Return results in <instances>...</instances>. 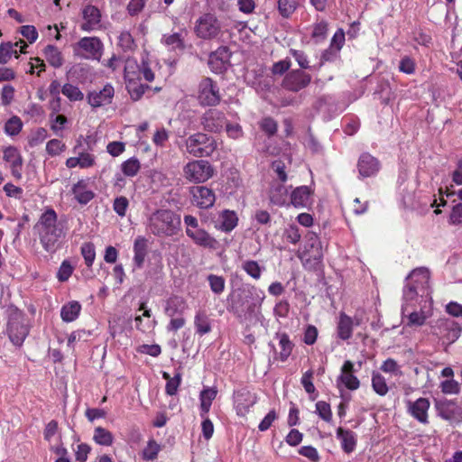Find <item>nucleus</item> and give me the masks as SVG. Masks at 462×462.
Listing matches in <instances>:
<instances>
[{
  "label": "nucleus",
  "mask_w": 462,
  "mask_h": 462,
  "mask_svg": "<svg viewBox=\"0 0 462 462\" xmlns=\"http://www.w3.org/2000/svg\"><path fill=\"white\" fill-rule=\"evenodd\" d=\"M337 438L340 440L343 450L349 454L356 448V434L350 430L339 427L337 430Z\"/></svg>",
  "instance_id": "7c9ffc66"
},
{
  "label": "nucleus",
  "mask_w": 462,
  "mask_h": 462,
  "mask_svg": "<svg viewBox=\"0 0 462 462\" xmlns=\"http://www.w3.org/2000/svg\"><path fill=\"white\" fill-rule=\"evenodd\" d=\"M81 310V305L77 300L69 301L62 306L60 317L64 322H72L78 319Z\"/></svg>",
  "instance_id": "c9c22d12"
},
{
  "label": "nucleus",
  "mask_w": 462,
  "mask_h": 462,
  "mask_svg": "<svg viewBox=\"0 0 462 462\" xmlns=\"http://www.w3.org/2000/svg\"><path fill=\"white\" fill-rule=\"evenodd\" d=\"M93 439L98 445L109 447L114 442V436L108 430L97 427L94 430Z\"/></svg>",
  "instance_id": "ea45409f"
},
{
  "label": "nucleus",
  "mask_w": 462,
  "mask_h": 462,
  "mask_svg": "<svg viewBox=\"0 0 462 462\" xmlns=\"http://www.w3.org/2000/svg\"><path fill=\"white\" fill-rule=\"evenodd\" d=\"M211 291L216 294H221L225 290V279L222 276L209 274L208 277Z\"/></svg>",
  "instance_id": "680f3d73"
},
{
  "label": "nucleus",
  "mask_w": 462,
  "mask_h": 462,
  "mask_svg": "<svg viewBox=\"0 0 462 462\" xmlns=\"http://www.w3.org/2000/svg\"><path fill=\"white\" fill-rule=\"evenodd\" d=\"M160 449V446L155 440H149L147 446L143 450V458L148 461L154 460L157 457Z\"/></svg>",
  "instance_id": "bf43d9fd"
},
{
  "label": "nucleus",
  "mask_w": 462,
  "mask_h": 462,
  "mask_svg": "<svg viewBox=\"0 0 462 462\" xmlns=\"http://www.w3.org/2000/svg\"><path fill=\"white\" fill-rule=\"evenodd\" d=\"M81 254L88 267H91L96 258L95 245L91 242L84 243L80 247Z\"/></svg>",
  "instance_id": "603ef678"
},
{
  "label": "nucleus",
  "mask_w": 462,
  "mask_h": 462,
  "mask_svg": "<svg viewBox=\"0 0 462 462\" xmlns=\"http://www.w3.org/2000/svg\"><path fill=\"white\" fill-rule=\"evenodd\" d=\"M362 319L358 316L351 318L345 312H340L337 321L336 333L337 337L346 341L352 337L355 326L361 324Z\"/></svg>",
  "instance_id": "2eb2a0df"
},
{
  "label": "nucleus",
  "mask_w": 462,
  "mask_h": 462,
  "mask_svg": "<svg viewBox=\"0 0 462 462\" xmlns=\"http://www.w3.org/2000/svg\"><path fill=\"white\" fill-rule=\"evenodd\" d=\"M61 92L70 101H80L84 98L82 91L78 87L69 83L62 87Z\"/></svg>",
  "instance_id": "5fc2aeb1"
},
{
  "label": "nucleus",
  "mask_w": 462,
  "mask_h": 462,
  "mask_svg": "<svg viewBox=\"0 0 462 462\" xmlns=\"http://www.w3.org/2000/svg\"><path fill=\"white\" fill-rule=\"evenodd\" d=\"M221 24L214 14L207 13L200 15L196 21L194 32L203 40H211L219 34Z\"/></svg>",
  "instance_id": "6e6552de"
},
{
  "label": "nucleus",
  "mask_w": 462,
  "mask_h": 462,
  "mask_svg": "<svg viewBox=\"0 0 462 462\" xmlns=\"http://www.w3.org/2000/svg\"><path fill=\"white\" fill-rule=\"evenodd\" d=\"M217 394V390L214 387H206L200 392V417L208 415L210 411L212 402L216 399Z\"/></svg>",
  "instance_id": "473e14b6"
},
{
  "label": "nucleus",
  "mask_w": 462,
  "mask_h": 462,
  "mask_svg": "<svg viewBox=\"0 0 462 462\" xmlns=\"http://www.w3.org/2000/svg\"><path fill=\"white\" fill-rule=\"evenodd\" d=\"M214 175V168L204 160H193L183 167V176L189 182L203 183Z\"/></svg>",
  "instance_id": "0eeeda50"
},
{
  "label": "nucleus",
  "mask_w": 462,
  "mask_h": 462,
  "mask_svg": "<svg viewBox=\"0 0 462 462\" xmlns=\"http://www.w3.org/2000/svg\"><path fill=\"white\" fill-rule=\"evenodd\" d=\"M354 364L350 360L344 362L340 374L336 380V386L338 389L342 399L346 400L345 390L356 391L360 387V381L355 375Z\"/></svg>",
  "instance_id": "1a4fd4ad"
},
{
  "label": "nucleus",
  "mask_w": 462,
  "mask_h": 462,
  "mask_svg": "<svg viewBox=\"0 0 462 462\" xmlns=\"http://www.w3.org/2000/svg\"><path fill=\"white\" fill-rule=\"evenodd\" d=\"M312 190L308 186H300L294 189L290 197V206L297 208H306L310 201Z\"/></svg>",
  "instance_id": "bb28decb"
},
{
  "label": "nucleus",
  "mask_w": 462,
  "mask_h": 462,
  "mask_svg": "<svg viewBox=\"0 0 462 462\" xmlns=\"http://www.w3.org/2000/svg\"><path fill=\"white\" fill-rule=\"evenodd\" d=\"M226 119L223 112L217 109L208 110L201 117V124L205 130L220 132L226 125Z\"/></svg>",
  "instance_id": "412c9836"
},
{
  "label": "nucleus",
  "mask_w": 462,
  "mask_h": 462,
  "mask_svg": "<svg viewBox=\"0 0 462 462\" xmlns=\"http://www.w3.org/2000/svg\"><path fill=\"white\" fill-rule=\"evenodd\" d=\"M290 54L293 57L301 69H319V66H310L308 55L301 50L290 49Z\"/></svg>",
  "instance_id": "37998d69"
},
{
  "label": "nucleus",
  "mask_w": 462,
  "mask_h": 462,
  "mask_svg": "<svg viewBox=\"0 0 462 462\" xmlns=\"http://www.w3.org/2000/svg\"><path fill=\"white\" fill-rule=\"evenodd\" d=\"M199 101L203 106H216L220 101L219 88L209 78L203 79L199 85Z\"/></svg>",
  "instance_id": "9b49d317"
},
{
  "label": "nucleus",
  "mask_w": 462,
  "mask_h": 462,
  "mask_svg": "<svg viewBox=\"0 0 462 462\" xmlns=\"http://www.w3.org/2000/svg\"><path fill=\"white\" fill-rule=\"evenodd\" d=\"M72 192L77 201L82 205L88 204L95 196L94 192L88 188L85 180L78 181L73 186Z\"/></svg>",
  "instance_id": "72a5a7b5"
},
{
  "label": "nucleus",
  "mask_w": 462,
  "mask_h": 462,
  "mask_svg": "<svg viewBox=\"0 0 462 462\" xmlns=\"http://www.w3.org/2000/svg\"><path fill=\"white\" fill-rule=\"evenodd\" d=\"M227 59V50L219 48L209 56L208 64L215 72H221L226 68Z\"/></svg>",
  "instance_id": "f704fd0d"
},
{
  "label": "nucleus",
  "mask_w": 462,
  "mask_h": 462,
  "mask_svg": "<svg viewBox=\"0 0 462 462\" xmlns=\"http://www.w3.org/2000/svg\"><path fill=\"white\" fill-rule=\"evenodd\" d=\"M77 48L86 59L99 60L103 43L97 37H83L77 43Z\"/></svg>",
  "instance_id": "f3484780"
},
{
  "label": "nucleus",
  "mask_w": 462,
  "mask_h": 462,
  "mask_svg": "<svg viewBox=\"0 0 462 462\" xmlns=\"http://www.w3.org/2000/svg\"><path fill=\"white\" fill-rule=\"evenodd\" d=\"M118 46L124 51H132L136 48L134 37L128 31H122L118 36Z\"/></svg>",
  "instance_id": "09e8293b"
},
{
  "label": "nucleus",
  "mask_w": 462,
  "mask_h": 462,
  "mask_svg": "<svg viewBox=\"0 0 462 462\" xmlns=\"http://www.w3.org/2000/svg\"><path fill=\"white\" fill-rule=\"evenodd\" d=\"M434 334L446 339L448 343H453L460 336V328L453 319H439L434 327Z\"/></svg>",
  "instance_id": "dca6fc26"
},
{
  "label": "nucleus",
  "mask_w": 462,
  "mask_h": 462,
  "mask_svg": "<svg viewBox=\"0 0 462 462\" xmlns=\"http://www.w3.org/2000/svg\"><path fill=\"white\" fill-rule=\"evenodd\" d=\"M408 413L421 424L429 423L428 411L430 407L429 399L420 397L416 401H407Z\"/></svg>",
  "instance_id": "aec40b11"
},
{
  "label": "nucleus",
  "mask_w": 462,
  "mask_h": 462,
  "mask_svg": "<svg viewBox=\"0 0 462 462\" xmlns=\"http://www.w3.org/2000/svg\"><path fill=\"white\" fill-rule=\"evenodd\" d=\"M270 202L278 207H290L289 189L282 182L274 180L268 191Z\"/></svg>",
  "instance_id": "5701e85b"
},
{
  "label": "nucleus",
  "mask_w": 462,
  "mask_h": 462,
  "mask_svg": "<svg viewBox=\"0 0 462 462\" xmlns=\"http://www.w3.org/2000/svg\"><path fill=\"white\" fill-rule=\"evenodd\" d=\"M33 228L47 253L54 254L61 247L66 233L58 223V216L54 209H46Z\"/></svg>",
  "instance_id": "f257e3e1"
},
{
  "label": "nucleus",
  "mask_w": 462,
  "mask_h": 462,
  "mask_svg": "<svg viewBox=\"0 0 462 462\" xmlns=\"http://www.w3.org/2000/svg\"><path fill=\"white\" fill-rule=\"evenodd\" d=\"M140 66L134 59H126L124 67L125 80L138 79Z\"/></svg>",
  "instance_id": "c03bdc74"
},
{
  "label": "nucleus",
  "mask_w": 462,
  "mask_h": 462,
  "mask_svg": "<svg viewBox=\"0 0 462 462\" xmlns=\"http://www.w3.org/2000/svg\"><path fill=\"white\" fill-rule=\"evenodd\" d=\"M265 298L264 292L255 286L243 288L238 294L236 303L245 315L255 314Z\"/></svg>",
  "instance_id": "39448f33"
},
{
  "label": "nucleus",
  "mask_w": 462,
  "mask_h": 462,
  "mask_svg": "<svg viewBox=\"0 0 462 462\" xmlns=\"http://www.w3.org/2000/svg\"><path fill=\"white\" fill-rule=\"evenodd\" d=\"M448 222L451 225H462V203L453 206L449 214Z\"/></svg>",
  "instance_id": "774afa93"
},
{
  "label": "nucleus",
  "mask_w": 462,
  "mask_h": 462,
  "mask_svg": "<svg viewBox=\"0 0 462 462\" xmlns=\"http://www.w3.org/2000/svg\"><path fill=\"white\" fill-rule=\"evenodd\" d=\"M114 96L115 88L110 83H107L102 89L89 92L87 100L92 108H98L111 104Z\"/></svg>",
  "instance_id": "a211bd4d"
},
{
  "label": "nucleus",
  "mask_w": 462,
  "mask_h": 462,
  "mask_svg": "<svg viewBox=\"0 0 462 462\" xmlns=\"http://www.w3.org/2000/svg\"><path fill=\"white\" fill-rule=\"evenodd\" d=\"M18 46H20V52L24 53L27 44L23 41L17 42L14 44L11 42L1 43L0 64H6L13 55L18 58L19 56L16 50Z\"/></svg>",
  "instance_id": "cd10ccee"
},
{
  "label": "nucleus",
  "mask_w": 462,
  "mask_h": 462,
  "mask_svg": "<svg viewBox=\"0 0 462 462\" xmlns=\"http://www.w3.org/2000/svg\"><path fill=\"white\" fill-rule=\"evenodd\" d=\"M186 30L177 32L164 33L161 38V43L169 51L173 52H181L185 50Z\"/></svg>",
  "instance_id": "b1692460"
},
{
  "label": "nucleus",
  "mask_w": 462,
  "mask_h": 462,
  "mask_svg": "<svg viewBox=\"0 0 462 462\" xmlns=\"http://www.w3.org/2000/svg\"><path fill=\"white\" fill-rule=\"evenodd\" d=\"M129 207V200L126 197L120 196L115 199L113 203L114 211L121 217L126 215Z\"/></svg>",
  "instance_id": "e2e57ef3"
},
{
  "label": "nucleus",
  "mask_w": 462,
  "mask_h": 462,
  "mask_svg": "<svg viewBox=\"0 0 462 462\" xmlns=\"http://www.w3.org/2000/svg\"><path fill=\"white\" fill-rule=\"evenodd\" d=\"M238 224L237 214L229 209H224L218 213L215 227L225 233H230Z\"/></svg>",
  "instance_id": "393cba45"
},
{
  "label": "nucleus",
  "mask_w": 462,
  "mask_h": 462,
  "mask_svg": "<svg viewBox=\"0 0 462 462\" xmlns=\"http://www.w3.org/2000/svg\"><path fill=\"white\" fill-rule=\"evenodd\" d=\"M418 296L421 297V291L417 287L407 283L403 289V300L405 301L403 306L409 307V304L415 300Z\"/></svg>",
  "instance_id": "0e129e2a"
},
{
  "label": "nucleus",
  "mask_w": 462,
  "mask_h": 462,
  "mask_svg": "<svg viewBox=\"0 0 462 462\" xmlns=\"http://www.w3.org/2000/svg\"><path fill=\"white\" fill-rule=\"evenodd\" d=\"M140 169V162L135 157H132L121 164V171L126 177L135 176Z\"/></svg>",
  "instance_id": "a18cd8bd"
},
{
  "label": "nucleus",
  "mask_w": 462,
  "mask_h": 462,
  "mask_svg": "<svg viewBox=\"0 0 462 462\" xmlns=\"http://www.w3.org/2000/svg\"><path fill=\"white\" fill-rule=\"evenodd\" d=\"M380 162L368 152L360 155L357 162V170L360 178L373 177L380 171Z\"/></svg>",
  "instance_id": "4be33fe9"
},
{
  "label": "nucleus",
  "mask_w": 462,
  "mask_h": 462,
  "mask_svg": "<svg viewBox=\"0 0 462 462\" xmlns=\"http://www.w3.org/2000/svg\"><path fill=\"white\" fill-rule=\"evenodd\" d=\"M162 377L167 381L165 386V392L168 395L176 394L178 388L181 382L180 374H175L173 377H171L170 374L166 372L162 373Z\"/></svg>",
  "instance_id": "49530a36"
},
{
  "label": "nucleus",
  "mask_w": 462,
  "mask_h": 462,
  "mask_svg": "<svg viewBox=\"0 0 462 462\" xmlns=\"http://www.w3.org/2000/svg\"><path fill=\"white\" fill-rule=\"evenodd\" d=\"M186 151L194 157H208L217 149V142L203 133L189 135L185 141Z\"/></svg>",
  "instance_id": "20e7f679"
},
{
  "label": "nucleus",
  "mask_w": 462,
  "mask_h": 462,
  "mask_svg": "<svg viewBox=\"0 0 462 462\" xmlns=\"http://www.w3.org/2000/svg\"><path fill=\"white\" fill-rule=\"evenodd\" d=\"M191 202L201 209H208L214 206L216 194L213 189L207 186H193L189 189Z\"/></svg>",
  "instance_id": "4468645a"
},
{
  "label": "nucleus",
  "mask_w": 462,
  "mask_h": 462,
  "mask_svg": "<svg viewBox=\"0 0 462 462\" xmlns=\"http://www.w3.org/2000/svg\"><path fill=\"white\" fill-rule=\"evenodd\" d=\"M344 42L345 32L342 29H339L334 33L329 48L322 53L321 61L319 64V68H320L325 61L332 60L344 45Z\"/></svg>",
  "instance_id": "a878e982"
},
{
  "label": "nucleus",
  "mask_w": 462,
  "mask_h": 462,
  "mask_svg": "<svg viewBox=\"0 0 462 462\" xmlns=\"http://www.w3.org/2000/svg\"><path fill=\"white\" fill-rule=\"evenodd\" d=\"M277 337L279 338V346L281 347L279 358L281 361L284 362L291 354L293 344L290 340L289 336L285 333L278 334Z\"/></svg>",
  "instance_id": "79ce46f5"
},
{
  "label": "nucleus",
  "mask_w": 462,
  "mask_h": 462,
  "mask_svg": "<svg viewBox=\"0 0 462 462\" xmlns=\"http://www.w3.org/2000/svg\"><path fill=\"white\" fill-rule=\"evenodd\" d=\"M125 86L131 99L134 101L141 99L145 91L149 88L147 85L140 83L137 79L125 81Z\"/></svg>",
  "instance_id": "4c0bfd02"
},
{
  "label": "nucleus",
  "mask_w": 462,
  "mask_h": 462,
  "mask_svg": "<svg viewBox=\"0 0 462 462\" xmlns=\"http://www.w3.org/2000/svg\"><path fill=\"white\" fill-rule=\"evenodd\" d=\"M372 387L380 396H385L389 392L386 379L378 372H374L372 374Z\"/></svg>",
  "instance_id": "a19ab883"
},
{
  "label": "nucleus",
  "mask_w": 462,
  "mask_h": 462,
  "mask_svg": "<svg viewBox=\"0 0 462 462\" xmlns=\"http://www.w3.org/2000/svg\"><path fill=\"white\" fill-rule=\"evenodd\" d=\"M245 80L247 84L254 88L255 91L260 95L265 94L272 85L271 79L268 77L263 75V73L255 74L254 79H251V73L248 72L245 76Z\"/></svg>",
  "instance_id": "2f4dec72"
},
{
  "label": "nucleus",
  "mask_w": 462,
  "mask_h": 462,
  "mask_svg": "<svg viewBox=\"0 0 462 462\" xmlns=\"http://www.w3.org/2000/svg\"><path fill=\"white\" fill-rule=\"evenodd\" d=\"M430 278L429 269L420 267L411 272L407 277V283L417 287L421 291V297H428L430 295Z\"/></svg>",
  "instance_id": "6ab92c4d"
},
{
  "label": "nucleus",
  "mask_w": 462,
  "mask_h": 462,
  "mask_svg": "<svg viewBox=\"0 0 462 462\" xmlns=\"http://www.w3.org/2000/svg\"><path fill=\"white\" fill-rule=\"evenodd\" d=\"M242 269L253 279L259 280L264 268L261 267L256 261L246 260L242 263Z\"/></svg>",
  "instance_id": "de8ad7c7"
},
{
  "label": "nucleus",
  "mask_w": 462,
  "mask_h": 462,
  "mask_svg": "<svg viewBox=\"0 0 462 462\" xmlns=\"http://www.w3.org/2000/svg\"><path fill=\"white\" fill-rule=\"evenodd\" d=\"M185 233L187 236L197 245L215 250L218 247V241L208 231L202 228L196 217L191 215L184 216Z\"/></svg>",
  "instance_id": "7ed1b4c3"
},
{
  "label": "nucleus",
  "mask_w": 462,
  "mask_h": 462,
  "mask_svg": "<svg viewBox=\"0 0 462 462\" xmlns=\"http://www.w3.org/2000/svg\"><path fill=\"white\" fill-rule=\"evenodd\" d=\"M73 271L74 266L70 263V262L69 260H64L59 267L57 279L61 282H67L71 276Z\"/></svg>",
  "instance_id": "4d7b16f0"
},
{
  "label": "nucleus",
  "mask_w": 462,
  "mask_h": 462,
  "mask_svg": "<svg viewBox=\"0 0 462 462\" xmlns=\"http://www.w3.org/2000/svg\"><path fill=\"white\" fill-rule=\"evenodd\" d=\"M283 236L289 243L296 245L300 240V234L296 225H290L283 233Z\"/></svg>",
  "instance_id": "338daca9"
},
{
  "label": "nucleus",
  "mask_w": 462,
  "mask_h": 462,
  "mask_svg": "<svg viewBox=\"0 0 462 462\" xmlns=\"http://www.w3.org/2000/svg\"><path fill=\"white\" fill-rule=\"evenodd\" d=\"M65 150L66 144L59 139H51L46 143V152L51 157L60 155Z\"/></svg>",
  "instance_id": "6e6d98bb"
},
{
  "label": "nucleus",
  "mask_w": 462,
  "mask_h": 462,
  "mask_svg": "<svg viewBox=\"0 0 462 462\" xmlns=\"http://www.w3.org/2000/svg\"><path fill=\"white\" fill-rule=\"evenodd\" d=\"M398 68L401 72L411 75L415 72L416 63L410 56H403L400 60Z\"/></svg>",
  "instance_id": "69168bd1"
},
{
  "label": "nucleus",
  "mask_w": 462,
  "mask_h": 462,
  "mask_svg": "<svg viewBox=\"0 0 462 462\" xmlns=\"http://www.w3.org/2000/svg\"><path fill=\"white\" fill-rule=\"evenodd\" d=\"M47 61L54 68H60L63 64V58L59 49L53 45H48L44 49Z\"/></svg>",
  "instance_id": "58836bf2"
},
{
  "label": "nucleus",
  "mask_w": 462,
  "mask_h": 462,
  "mask_svg": "<svg viewBox=\"0 0 462 462\" xmlns=\"http://www.w3.org/2000/svg\"><path fill=\"white\" fill-rule=\"evenodd\" d=\"M310 242L311 247V250L310 251V257H312L315 261H321L323 259L324 253L321 242L319 241V237L313 234L310 237Z\"/></svg>",
  "instance_id": "8fccbe9b"
},
{
  "label": "nucleus",
  "mask_w": 462,
  "mask_h": 462,
  "mask_svg": "<svg viewBox=\"0 0 462 462\" xmlns=\"http://www.w3.org/2000/svg\"><path fill=\"white\" fill-rule=\"evenodd\" d=\"M82 21L79 24L80 30L83 32H92L101 27V12L92 5H86L80 11Z\"/></svg>",
  "instance_id": "ddd939ff"
},
{
  "label": "nucleus",
  "mask_w": 462,
  "mask_h": 462,
  "mask_svg": "<svg viewBox=\"0 0 462 462\" xmlns=\"http://www.w3.org/2000/svg\"><path fill=\"white\" fill-rule=\"evenodd\" d=\"M402 318L407 319L406 325L409 327L422 326L428 318L423 311H409L407 306H402Z\"/></svg>",
  "instance_id": "e433bc0d"
},
{
  "label": "nucleus",
  "mask_w": 462,
  "mask_h": 462,
  "mask_svg": "<svg viewBox=\"0 0 462 462\" xmlns=\"http://www.w3.org/2000/svg\"><path fill=\"white\" fill-rule=\"evenodd\" d=\"M51 121V129L57 134H60V132L65 128V125L67 123V117L63 115H54L51 114L50 116Z\"/></svg>",
  "instance_id": "052dcab7"
},
{
  "label": "nucleus",
  "mask_w": 462,
  "mask_h": 462,
  "mask_svg": "<svg viewBox=\"0 0 462 462\" xmlns=\"http://www.w3.org/2000/svg\"><path fill=\"white\" fill-rule=\"evenodd\" d=\"M30 328L26 324V319L22 312L14 310L9 315L7 334L14 345L21 346L27 337Z\"/></svg>",
  "instance_id": "423d86ee"
},
{
  "label": "nucleus",
  "mask_w": 462,
  "mask_h": 462,
  "mask_svg": "<svg viewBox=\"0 0 462 462\" xmlns=\"http://www.w3.org/2000/svg\"><path fill=\"white\" fill-rule=\"evenodd\" d=\"M180 216L171 209H157L147 219L146 228L158 237H170L180 230Z\"/></svg>",
  "instance_id": "f03ea898"
},
{
  "label": "nucleus",
  "mask_w": 462,
  "mask_h": 462,
  "mask_svg": "<svg viewBox=\"0 0 462 462\" xmlns=\"http://www.w3.org/2000/svg\"><path fill=\"white\" fill-rule=\"evenodd\" d=\"M212 322L209 315L206 310H199L196 312L194 317V327L198 335L204 336L212 330Z\"/></svg>",
  "instance_id": "c85d7f7f"
},
{
  "label": "nucleus",
  "mask_w": 462,
  "mask_h": 462,
  "mask_svg": "<svg viewBox=\"0 0 462 462\" xmlns=\"http://www.w3.org/2000/svg\"><path fill=\"white\" fill-rule=\"evenodd\" d=\"M23 127L22 120L14 116H12L5 125V133L7 135L14 136L17 135Z\"/></svg>",
  "instance_id": "864d4df0"
},
{
  "label": "nucleus",
  "mask_w": 462,
  "mask_h": 462,
  "mask_svg": "<svg viewBox=\"0 0 462 462\" xmlns=\"http://www.w3.org/2000/svg\"><path fill=\"white\" fill-rule=\"evenodd\" d=\"M134 264L141 269L143 266L147 254V240L143 236H137L134 243Z\"/></svg>",
  "instance_id": "c756f323"
},
{
  "label": "nucleus",
  "mask_w": 462,
  "mask_h": 462,
  "mask_svg": "<svg viewBox=\"0 0 462 462\" xmlns=\"http://www.w3.org/2000/svg\"><path fill=\"white\" fill-rule=\"evenodd\" d=\"M234 408L238 416L244 417L250 409L257 402V395L246 387L235 391L234 395Z\"/></svg>",
  "instance_id": "9d476101"
},
{
  "label": "nucleus",
  "mask_w": 462,
  "mask_h": 462,
  "mask_svg": "<svg viewBox=\"0 0 462 462\" xmlns=\"http://www.w3.org/2000/svg\"><path fill=\"white\" fill-rule=\"evenodd\" d=\"M380 369L386 374H391L395 376H400L402 374L401 366L393 358H387L382 364Z\"/></svg>",
  "instance_id": "13d9d810"
},
{
  "label": "nucleus",
  "mask_w": 462,
  "mask_h": 462,
  "mask_svg": "<svg viewBox=\"0 0 462 462\" xmlns=\"http://www.w3.org/2000/svg\"><path fill=\"white\" fill-rule=\"evenodd\" d=\"M311 76L301 69H292L283 78L282 86L292 92H299L310 85Z\"/></svg>",
  "instance_id": "f8f14e48"
},
{
  "label": "nucleus",
  "mask_w": 462,
  "mask_h": 462,
  "mask_svg": "<svg viewBox=\"0 0 462 462\" xmlns=\"http://www.w3.org/2000/svg\"><path fill=\"white\" fill-rule=\"evenodd\" d=\"M3 158L6 162L10 163V167L12 165L23 164V158L19 151L14 146H9L4 150Z\"/></svg>",
  "instance_id": "3c124183"
}]
</instances>
